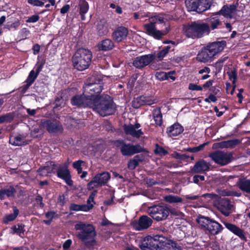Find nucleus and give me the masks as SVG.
<instances>
[{"mask_svg":"<svg viewBox=\"0 0 250 250\" xmlns=\"http://www.w3.org/2000/svg\"><path fill=\"white\" fill-rule=\"evenodd\" d=\"M97 191L95 190L92 192L89 196L87 200V204L88 205H91V208H92L93 207V205L95 204L94 201V197L96 194Z\"/></svg>","mask_w":250,"mask_h":250,"instance_id":"51","label":"nucleus"},{"mask_svg":"<svg viewBox=\"0 0 250 250\" xmlns=\"http://www.w3.org/2000/svg\"><path fill=\"white\" fill-rule=\"evenodd\" d=\"M226 45L225 41L212 42L202 49L197 55V60L204 63L210 62L214 56L224 50Z\"/></svg>","mask_w":250,"mask_h":250,"instance_id":"4","label":"nucleus"},{"mask_svg":"<svg viewBox=\"0 0 250 250\" xmlns=\"http://www.w3.org/2000/svg\"><path fill=\"white\" fill-rule=\"evenodd\" d=\"M92 55L91 52L83 48L78 49L72 57L74 67L79 71L87 69L89 66Z\"/></svg>","mask_w":250,"mask_h":250,"instance_id":"6","label":"nucleus"},{"mask_svg":"<svg viewBox=\"0 0 250 250\" xmlns=\"http://www.w3.org/2000/svg\"><path fill=\"white\" fill-rule=\"evenodd\" d=\"M12 229H13V233L18 234L20 236H21V234L23 233L24 231V226L21 224L14 226Z\"/></svg>","mask_w":250,"mask_h":250,"instance_id":"49","label":"nucleus"},{"mask_svg":"<svg viewBox=\"0 0 250 250\" xmlns=\"http://www.w3.org/2000/svg\"><path fill=\"white\" fill-rule=\"evenodd\" d=\"M145 105H151L156 103V100L150 97L142 96Z\"/></svg>","mask_w":250,"mask_h":250,"instance_id":"50","label":"nucleus"},{"mask_svg":"<svg viewBox=\"0 0 250 250\" xmlns=\"http://www.w3.org/2000/svg\"><path fill=\"white\" fill-rule=\"evenodd\" d=\"M218 209L225 216H229L232 212L233 205L227 198H222L216 205Z\"/></svg>","mask_w":250,"mask_h":250,"instance_id":"16","label":"nucleus"},{"mask_svg":"<svg viewBox=\"0 0 250 250\" xmlns=\"http://www.w3.org/2000/svg\"><path fill=\"white\" fill-rule=\"evenodd\" d=\"M216 101L217 98L213 94H210L208 98L205 99V101L208 103L211 102H215Z\"/></svg>","mask_w":250,"mask_h":250,"instance_id":"61","label":"nucleus"},{"mask_svg":"<svg viewBox=\"0 0 250 250\" xmlns=\"http://www.w3.org/2000/svg\"><path fill=\"white\" fill-rule=\"evenodd\" d=\"M97 30L100 36L105 35L108 33V26L105 20L100 21L97 25Z\"/></svg>","mask_w":250,"mask_h":250,"instance_id":"33","label":"nucleus"},{"mask_svg":"<svg viewBox=\"0 0 250 250\" xmlns=\"http://www.w3.org/2000/svg\"><path fill=\"white\" fill-rule=\"evenodd\" d=\"M40 127L45 129L50 133H61L63 130L62 124L56 119L42 120Z\"/></svg>","mask_w":250,"mask_h":250,"instance_id":"11","label":"nucleus"},{"mask_svg":"<svg viewBox=\"0 0 250 250\" xmlns=\"http://www.w3.org/2000/svg\"><path fill=\"white\" fill-rule=\"evenodd\" d=\"M84 162L82 160H78L74 162L73 164V167L75 169H78L82 167V165L84 164Z\"/></svg>","mask_w":250,"mask_h":250,"instance_id":"60","label":"nucleus"},{"mask_svg":"<svg viewBox=\"0 0 250 250\" xmlns=\"http://www.w3.org/2000/svg\"><path fill=\"white\" fill-rule=\"evenodd\" d=\"M184 131L183 127L179 123H175L167 128V132L170 137L176 136Z\"/></svg>","mask_w":250,"mask_h":250,"instance_id":"28","label":"nucleus"},{"mask_svg":"<svg viewBox=\"0 0 250 250\" xmlns=\"http://www.w3.org/2000/svg\"><path fill=\"white\" fill-rule=\"evenodd\" d=\"M157 250H180L176 244L163 236L160 237Z\"/></svg>","mask_w":250,"mask_h":250,"instance_id":"17","label":"nucleus"},{"mask_svg":"<svg viewBox=\"0 0 250 250\" xmlns=\"http://www.w3.org/2000/svg\"><path fill=\"white\" fill-rule=\"evenodd\" d=\"M217 192L218 194L221 196H230V195H236L237 196H239L240 194H236V193L231 192L230 191H227L225 190H221V189H217Z\"/></svg>","mask_w":250,"mask_h":250,"instance_id":"52","label":"nucleus"},{"mask_svg":"<svg viewBox=\"0 0 250 250\" xmlns=\"http://www.w3.org/2000/svg\"><path fill=\"white\" fill-rule=\"evenodd\" d=\"M20 22L19 21H15L11 24L7 23L6 25V27L9 30H11L12 29H16L17 28H18L20 26Z\"/></svg>","mask_w":250,"mask_h":250,"instance_id":"57","label":"nucleus"},{"mask_svg":"<svg viewBox=\"0 0 250 250\" xmlns=\"http://www.w3.org/2000/svg\"><path fill=\"white\" fill-rule=\"evenodd\" d=\"M139 164L134 159H131L128 162L127 167L129 169H134Z\"/></svg>","mask_w":250,"mask_h":250,"instance_id":"54","label":"nucleus"},{"mask_svg":"<svg viewBox=\"0 0 250 250\" xmlns=\"http://www.w3.org/2000/svg\"><path fill=\"white\" fill-rule=\"evenodd\" d=\"M226 228L233 232L234 234L238 236L241 240L247 241V238L245 236L244 231L235 225L229 223H224Z\"/></svg>","mask_w":250,"mask_h":250,"instance_id":"22","label":"nucleus"},{"mask_svg":"<svg viewBox=\"0 0 250 250\" xmlns=\"http://www.w3.org/2000/svg\"><path fill=\"white\" fill-rule=\"evenodd\" d=\"M212 0H201V4L202 7H201L200 10L205 11L208 10L210 6Z\"/></svg>","mask_w":250,"mask_h":250,"instance_id":"48","label":"nucleus"},{"mask_svg":"<svg viewBox=\"0 0 250 250\" xmlns=\"http://www.w3.org/2000/svg\"><path fill=\"white\" fill-rule=\"evenodd\" d=\"M193 182L195 184H198L199 180L204 181L205 177L203 175H195L193 177Z\"/></svg>","mask_w":250,"mask_h":250,"instance_id":"59","label":"nucleus"},{"mask_svg":"<svg viewBox=\"0 0 250 250\" xmlns=\"http://www.w3.org/2000/svg\"><path fill=\"white\" fill-rule=\"evenodd\" d=\"M83 88V94L73 97L71 103L77 107H91L95 94H100L103 89V83L99 79L92 76L87 80Z\"/></svg>","mask_w":250,"mask_h":250,"instance_id":"1","label":"nucleus"},{"mask_svg":"<svg viewBox=\"0 0 250 250\" xmlns=\"http://www.w3.org/2000/svg\"><path fill=\"white\" fill-rule=\"evenodd\" d=\"M161 235H156L152 237L150 236L145 237L140 244L139 246L142 250H157L158 244Z\"/></svg>","mask_w":250,"mask_h":250,"instance_id":"13","label":"nucleus"},{"mask_svg":"<svg viewBox=\"0 0 250 250\" xmlns=\"http://www.w3.org/2000/svg\"><path fill=\"white\" fill-rule=\"evenodd\" d=\"M166 21V18L162 14H159L151 17L149 18V22L144 25L145 32L155 39L160 40L167 33L168 29L166 27L165 30H158L155 24L158 23H165Z\"/></svg>","mask_w":250,"mask_h":250,"instance_id":"5","label":"nucleus"},{"mask_svg":"<svg viewBox=\"0 0 250 250\" xmlns=\"http://www.w3.org/2000/svg\"><path fill=\"white\" fill-rule=\"evenodd\" d=\"M139 164L140 162H143L145 159V156L143 154L137 155L133 157V158Z\"/></svg>","mask_w":250,"mask_h":250,"instance_id":"62","label":"nucleus"},{"mask_svg":"<svg viewBox=\"0 0 250 250\" xmlns=\"http://www.w3.org/2000/svg\"><path fill=\"white\" fill-rule=\"evenodd\" d=\"M57 203L59 205H60L61 206L64 205V204L65 203V199L63 195H60L59 197Z\"/></svg>","mask_w":250,"mask_h":250,"instance_id":"63","label":"nucleus"},{"mask_svg":"<svg viewBox=\"0 0 250 250\" xmlns=\"http://www.w3.org/2000/svg\"><path fill=\"white\" fill-rule=\"evenodd\" d=\"M115 145L119 147L121 152L125 156H131L136 153L144 152L145 149L140 145H132L130 143L126 144L124 142L117 140Z\"/></svg>","mask_w":250,"mask_h":250,"instance_id":"8","label":"nucleus"},{"mask_svg":"<svg viewBox=\"0 0 250 250\" xmlns=\"http://www.w3.org/2000/svg\"><path fill=\"white\" fill-rule=\"evenodd\" d=\"M154 152L156 154L159 155L160 156H165L168 153L163 147L160 146L158 145L156 146Z\"/></svg>","mask_w":250,"mask_h":250,"instance_id":"47","label":"nucleus"},{"mask_svg":"<svg viewBox=\"0 0 250 250\" xmlns=\"http://www.w3.org/2000/svg\"><path fill=\"white\" fill-rule=\"evenodd\" d=\"M214 14L208 18V21L209 22L212 29H215L217 28L218 26L220 24L219 19Z\"/></svg>","mask_w":250,"mask_h":250,"instance_id":"38","label":"nucleus"},{"mask_svg":"<svg viewBox=\"0 0 250 250\" xmlns=\"http://www.w3.org/2000/svg\"><path fill=\"white\" fill-rule=\"evenodd\" d=\"M114 43L110 39H105L101 42L99 45V48L102 50H108L113 48Z\"/></svg>","mask_w":250,"mask_h":250,"instance_id":"35","label":"nucleus"},{"mask_svg":"<svg viewBox=\"0 0 250 250\" xmlns=\"http://www.w3.org/2000/svg\"><path fill=\"white\" fill-rule=\"evenodd\" d=\"M25 136L22 135L12 136L10 137L9 143L14 146H21L26 144Z\"/></svg>","mask_w":250,"mask_h":250,"instance_id":"30","label":"nucleus"},{"mask_svg":"<svg viewBox=\"0 0 250 250\" xmlns=\"http://www.w3.org/2000/svg\"><path fill=\"white\" fill-rule=\"evenodd\" d=\"M76 236L86 247H93L97 245V233L95 227L91 224L79 222L74 226Z\"/></svg>","mask_w":250,"mask_h":250,"instance_id":"2","label":"nucleus"},{"mask_svg":"<svg viewBox=\"0 0 250 250\" xmlns=\"http://www.w3.org/2000/svg\"><path fill=\"white\" fill-rule=\"evenodd\" d=\"M40 19V17L37 15H34L29 17L26 20V22L28 23H34L38 21Z\"/></svg>","mask_w":250,"mask_h":250,"instance_id":"55","label":"nucleus"},{"mask_svg":"<svg viewBox=\"0 0 250 250\" xmlns=\"http://www.w3.org/2000/svg\"><path fill=\"white\" fill-rule=\"evenodd\" d=\"M16 192V189L13 187L4 188L0 190V198L1 200H3L6 197H13Z\"/></svg>","mask_w":250,"mask_h":250,"instance_id":"31","label":"nucleus"},{"mask_svg":"<svg viewBox=\"0 0 250 250\" xmlns=\"http://www.w3.org/2000/svg\"><path fill=\"white\" fill-rule=\"evenodd\" d=\"M99 94H95L93 98V105L91 108L103 117L113 114L116 111V106L111 97L108 95L98 97Z\"/></svg>","mask_w":250,"mask_h":250,"instance_id":"3","label":"nucleus"},{"mask_svg":"<svg viewBox=\"0 0 250 250\" xmlns=\"http://www.w3.org/2000/svg\"><path fill=\"white\" fill-rule=\"evenodd\" d=\"M240 143V141L238 139L229 140L213 144L212 145V148L216 149L229 147L232 148Z\"/></svg>","mask_w":250,"mask_h":250,"instance_id":"21","label":"nucleus"},{"mask_svg":"<svg viewBox=\"0 0 250 250\" xmlns=\"http://www.w3.org/2000/svg\"><path fill=\"white\" fill-rule=\"evenodd\" d=\"M67 165L64 164L63 166H60L57 169V175L59 177L63 179L69 186L73 185V182L71 179L70 172L67 168Z\"/></svg>","mask_w":250,"mask_h":250,"instance_id":"19","label":"nucleus"},{"mask_svg":"<svg viewBox=\"0 0 250 250\" xmlns=\"http://www.w3.org/2000/svg\"><path fill=\"white\" fill-rule=\"evenodd\" d=\"M209 164L205 160H201L197 162L193 167L191 169V172L193 173H203L208 170Z\"/></svg>","mask_w":250,"mask_h":250,"instance_id":"23","label":"nucleus"},{"mask_svg":"<svg viewBox=\"0 0 250 250\" xmlns=\"http://www.w3.org/2000/svg\"><path fill=\"white\" fill-rule=\"evenodd\" d=\"M184 30L186 36L192 39L200 38L204 34L209 33L208 25L200 21L192 22L186 26Z\"/></svg>","mask_w":250,"mask_h":250,"instance_id":"7","label":"nucleus"},{"mask_svg":"<svg viewBox=\"0 0 250 250\" xmlns=\"http://www.w3.org/2000/svg\"><path fill=\"white\" fill-rule=\"evenodd\" d=\"M223 229V227L220 224L210 219L206 230L211 234L216 235L220 233Z\"/></svg>","mask_w":250,"mask_h":250,"instance_id":"26","label":"nucleus"},{"mask_svg":"<svg viewBox=\"0 0 250 250\" xmlns=\"http://www.w3.org/2000/svg\"><path fill=\"white\" fill-rule=\"evenodd\" d=\"M13 119V116L11 113L0 116V124L4 122H10Z\"/></svg>","mask_w":250,"mask_h":250,"instance_id":"46","label":"nucleus"},{"mask_svg":"<svg viewBox=\"0 0 250 250\" xmlns=\"http://www.w3.org/2000/svg\"><path fill=\"white\" fill-rule=\"evenodd\" d=\"M124 128L126 134L131 135L133 137L139 138L143 134L141 129L136 130L132 125H125Z\"/></svg>","mask_w":250,"mask_h":250,"instance_id":"29","label":"nucleus"},{"mask_svg":"<svg viewBox=\"0 0 250 250\" xmlns=\"http://www.w3.org/2000/svg\"><path fill=\"white\" fill-rule=\"evenodd\" d=\"M171 156L172 157L174 158L177 160L180 161H185L186 162L188 161V159L189 158V156L186 154L180 153L177 152H174L171 154Z\"/></svg>","mask_w":250,"mask_h":250,"instance_id":"41","label":"nucleus"},{"mask_svg":"<svg viewBox=\"0 0 250 250\" xmlns=\"http://www.w3.org/2000/svg\"><path fill=\"white\" fill-rule=\"evenodd\" d=\"M110 178V175L108 172H104L98 174L88 183L87 188L91 190L95 188L102 187L107 182Z\"/></svg>","mask_w":250,"mask_h":250,"instance_id":"12","label":"nucleus"},{"mask_svg":"<svg viewBox=\"0 0 250 250\" xmlns=\"http://www.w3.org/2000/svg\"><path fill=\"white\" fill-rule=\"evenodd\" d=\"M153 117L157 125H161L162 124V114L160 108H156L153 111Z\"/></svg>","mask_w":250,"mask_h":250,"instance_id":"36","label":"nucleus"},{"mask_svg":"<svg viewBox=\"0 0 250 250\" xmlns=\"http://www.w3.org/2000/svg\"><path fill=\"white\" fill-rule=\"evenodd\" d=\"M19 213V210L17 208L14 209V213L7 215L4 219V222L7 223L9 221H12L15 219Z\"/></svg>","mask_w":250,"mask_h":250,"instance_id":"42","label":"nucleus"},{"mask_svg":"<svg viewBox=\"0 0 250 250\" xmlns=\"http://www.w3.org/2000/svg\"><path fill=\"white\" fill-rule=\"evenodd\" d=\"M206 145V144H203L202 145H200V146L196 147H188L187 148H185L184 150L185 151H188L192 153H196L197 152H199L202 150L203 149L205 146Z\"/></svg>","mask_w":250,"mask_h":250,"instance_id":"43","label":"nucleus"},{"mask_svg":"<svg viewBox=\"0 0 250 250\" xmlns=\"http://www.w3.org/2000/svg\"><path fill=\"white\" fill-rule=\"evenodd\" d=\"M80 14L81 16V20H85V17L84 14H86L89 9V5L87 1L84 0H80L79 4Z\"/></svg>","mask_w":250,"mask_h":250,"instance_id":"34","label":"nucleus"},{"mask_svg":"<svg viewBox=\"0 0 250 250\" xmlns=\"http://www.w3.org/2000/svg\"><path fill=\"white\" fill-rule=\"evenodd\" d=\"M143 105L145 104L142 96L134 98L132 102V105L135 108H138Z\"/></svg>","mask_w":250,"mask_h":250,"instance_id":"39","label":"nucleus"},{"mask_svg":"<svg viewBox=\"0 0 250 250\" xmlns=\"http://www.w3.org/2000/svg\"><path fill=\"white\" fill-rule=\"evenodd\" d=\"M72 241L70 239L67 240L63 244V249L64 250H67L72 244Z\"/></svg>","mask_w":250,"mask_h":250,"instance_id":"64","label":"nucleus"},{"mask_svg":"<svg viewBox=\"0 0 250 250\" xmlns=\"http://www.w3.org/2000/svg\"><path fill=\"white\" fill-rule=\"evenodd\" d=\"M166 72L163 71L157 72L155 74L156 78L160 81L166 80L167 78Z\"/></svg>","mask_w":250,"mask_h":250,"instance_id":"53","label":"nucleus"},{"mask_svg":"<svg viewBox=\"0 0 250 250\" xmlns=\"http://www.w3.org/2000/svg\"><path fill=\"white\" fill-rule=\"evenodd\" d=\"M170 48V46H167L158 53L157 57L159 60H162L166 56L169 52Z\"/></svg>","mask_w":250,"mask_h":250,"instance_id":"44","label":"nucleus"},{"mask_svg":"<svg viewBox=\"0 0 250 250\" xmlns=\"http://www.w3.org/2000/svg\"><path fill=\"white\" fill-rule=\"evenodd\" d=\"M155 59V54L143 55L135 58L132 64L136 68L142 69L150 64Z\"/></svg>","mask_w":250,"mask_h":250,"instance_id":"14","label":"nucleus"},{"mask_svg":"<svg viewBox=\"0 0 250 250\" xmlns=\"http://www.w3.org/2000/svg\"><path fill=\"white\" fill-rule=\"evenodd\" d=\"M164 200L167 202L169 203H181L183 201V199L176 195H168L164 197Z\"/></svg>","mask_w":250,"mask_h":250,"instance_id":"37","label":"nucleus"},{"mask_svg":"<svg viewBox=\"0 0 250 250\" xmlns=\"http://www.w3.org/2000/svg\"><path fill=\"white\" fill-rule=\"evenodd\" d=\"M210 218L207 217L201 216L197 219L198 223L206 229H207Z\"/></svg>","mask_w":250,"mask_h":250,"instance_id":"40","label":"nucleus"},{"mask_svg":"<svg viewBox=\"0 0 250 250\" xmlns=\"http://www.w3.org/2000/svg\"><path fill=\"white\" fill-rule=\"evenodd\" d=\"M57 169V166L53 162H50L46 165L39 169L38 172L41 176H46L48 174L54 172Z\"/></svg>","mask_w":250,"mask_h":250,"instance_id":"27","label":"nucleus"},{"mask_svg":"<svg viewBox=\"0 0 250 250\" xmlns=\"http://www.w3.org/2000/svg\"><path fill=\"white\" fill-rule=\"evenodd\" d=\"M42 66L43 64H36L34 69L30 72L25 83H28L32 85L37 78L39 73L42 70Z\"/></svg>","mask_w":250,"mask_h":250,"instance_id":"24","label":"nucleus"},{"mask_svg":"<svg viewBox=\"0 0 250 250\" xmlns=\"http://www.w3.org/2000/svg\"><path fill=\"white\" fill-rule=\"evenodd\" d=\"M236 185L241 190L250 193V180L240 179L237 182Z\"/></svg>","mask_w":250,"mask_h":250,"instance_id":"32","label":"nucleus"},{"mask_svg":"<svg viewBox=\"0 0 250 250\" xmlns=\"http://www.w3.org/2000/svg\"><path fill=\"white\" fill-rule=\"evenodd\" d=\"M152 220L146 215L141 216L138 222L133 223L134 229L137 230H142L148 229L152 224Z\"/></svg>","mask_w":250,"mask_h":250,"instance_id":"18","label":"nucleus"},{"mask_svg":"<svg viewBox=\"0 0 250 250\" xmlns=\"http://www.w3.org/2000/svg\"><path fill=\"white\" fill-rule=\"evenodd\" d=\"M238 6V0L235 4L224 5L221 10L215 15H222L227 19L233 18L236 14V9Z\"/></svg>","mask_w":250,"mask_h":250,"instance_id":"15","label":"nucleus"},{"mask_svg":"<svg viewBox=\"0 0 250 250\" xmlns=\"http://www.w3.org/2000/svg\"><path fill=\"white\" fill-rule=\"evenodd\" d=\"M201 0H185V4L188 11H196L198 13L203 12L201 10L202 7Z\"/></svg>","mask_w":250,"mask_h":250,"instance_id":"25","label":"nucleus"},{"mask_svg":"<svg viewBox=\"0 0 250 250\" xmlns=\"http://www.w3.org/2000/svg\"><path fill=\"white\" fill-rule=\"evenodd\" d=\"M202 197L205 198L214 200H218L219 198L218 195L214 193H206L203 194Z\"/></svg>","mask_w":250,"mask_h":250,"instance_id":"56","label":"nucleus"},{"mask_svg":"<svg viewBox=\"0 0 250 250\" xmlns=\"http://www.w3.org/2000/svg\"><path fill=\"white\" fill-rule=\"evenodd\" d=\"M128 34V30L124 26H120L112 33L113 39L117 42H121L125 40Z\"/></svg>","mask_w":250,"mask_h":250,"instance_id":"20","label":"nucleus"},{"mask_svg":"<svg viewBox=\"0 0 250 250\" xmlns=\"http://www.w3.org/2000/svg\"><path fill=\"white\" fill-rule=\"evenodd\" d=\"M227 73L229 75V79L232 81V83H234L237 79L236 70L235 68L231 69Z\"/></svg>","mask_w":250,"mask_h":250,"instance_id":"45","label":"nucleus"},{"mask_svg":"<svg viewBox=\"0 0 250 250\" xmlns=\"http://www.w3.org/2000/svg\"><path fill=\"white\" fill-rule=\"evenodd\" d=\"M147 212L153 219L160 221L167 219L169 209L166 206H154L148 208Z\"/></svg>","mask_w":250,"mask_h":250,"instance_id":"10","label":"nucleus"},{"mask_svg":"<svg viewBox=\"0 0 250 250\" xmlns=\"http://www.w3.org/2000/svg\"><path fill=\"white\" fill-rule=\"evenodd\" d=\"M209 157L216 164L224 166L230 163L232 161L233 153L224 150H217L210 153Z\"/></svg>","mask_w":250,"mask_h":250,"instance_id":"9","label":"nucleus"},{"mask_svg":"<svg viewBox=\"0 0 250 250\" xmlns=\"http://www.w3.org/2000/svg\"><path fill=\"white\" fill-rule=\"evenodd\" d=\"M189 89L191 90H196V91H201L203 89V87L200 85H198L194 83H190L188 86Z\"/></svg>","mask_w":250,"mask_h":250,"instance_id":"58","label":"nucleus"}]
</instances>
